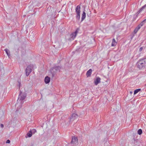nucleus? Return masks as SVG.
<instances>
[{"mask_svg": "<svg viewBox=\"0 0 146 146\" xmlns=\"http://www.w3.org/2000/svg\"><path fill=\"white\" fill-rule=\"evenodd\" d=\"M137 66L139 69L144 68L146 66V58L139 60L137 63Z\"/></svg>", "mask_w": 146, "mask_h": 146, "instance_id": "nucleus-1", "label": "nucleus"}, {"mask_svg": "<svg viewBox=\"0 0 146 146\" xmlns=\"http://www.w3.org/2000/svg\"><path fill=\"white\" fill-rule=\"evenodd\" d=\"M26 96V94L25 93H23L21 91L17 100V103L16 104V105H18V103L22 104L23 103L22 101L25 99Z\"/></svg>", "mask_w": 146, "mask_h": 146, "instance_id": "nucleus-2", "label": "nucleus"}, {"mask_svg": "<svg viewBox=\"0 0 146 146\" xmlns=\"http://www.w3.org/2000/svg\"><path fill=\"white\" fill-rule=\"evenodd\" d=\"M80 5H78L77 6L75 9L76 14V18L78 20H79L80 18Z\"/></svg>", "mask_w": 146, "mask_h": 146, "instance_id": "nucleus-3", "label": "nucleus"}, {"mask_svg": "<svg viewBox=\"0 0 146 146\" xmlns=\"http://www.w3.org/2000/svg\"><path fill=\"white\" fill-rule=\"evenodd\" d=\"M32 71V68L30 66H28L26 70V74L27 76H28L30 74Z\"/></svg>", "mask_w": 146, "mask_h": 146, "instance_id": "nucleus-4", "label": "nucleus"}, {"mask_svg": "<svg viewBox=\"0 0 146 146\" xmlns=\"http://www.w3.org/2000/svg\"><path fill=\"white\" fill-rule=\"evenodd\" d=\"M78 143V139L77 137H72V140L71 141V143L74 145L77 143Z\"/></svg>", "mask_w": 146, "mask_h": 146, "instance_id": "nucleus-5", "label": "nucleus"}, {"mask_svg": "<svg viewBox=\"0 0 146 146\" xmlns=\"http://www.w3.org/2000/svg\"><path fill=\"white\" fill-rule=\"evenodd\" d=\"M78 117L77 115L75 113L73 114L71 116L70 119V121H72L76 119Z\"/></svg>", "mask_w": 146, "mask_h": 146, "instance_id": "nucleus-6", "label": "nucleus"}, {"mask_svg": "<svg viewBox=\"0 0 146 146\" xmlns=\"http://www.w3.org/2000/svg\"><path fill=\"white\" fill-rule=\"evenodd\" d=\"M78 32V29H77L75 32L72 33L70 35V37L74 39L76 37Z\"/></svg>", "mask_w": 146, "mask_h": 146, "instance_id": "nucleus-7", "label": "nucleus"}, {"mask_svg": "<svg viewBox=\"0 0 146 146\" xmlns=\"http://www.w3.org/2000/svg\"><path fill=\"white\" fill-rule=\"evenodd\" d=\"M101 79L99 77H97L94 82V83L96 85H97L100 82Z\"/></svg>", "mask_w": 146, "mask_h": 146, "instance_id": "nucleus-8", "label": "nucleus"}, {"mask_svg": "<svg viewBox=\"0 0 146 146\" xmlns=\"http://www.w3.org/2000/svg\"><path fill=\"white\" fill-rule=\"evenodd\" d=\"M60 67L59 66H56L52 68V70H56V71H59L60 69Z\"/></svg>", "mask_w": 146, "mask_h": 146, "instance_id": "nucleus-9", "label": "nucleus"}, {"mask_svg": "<svg viewBox=\"0 0 146 146\" xmlns=\"http://www.w3.org/2000/svg\"><path fill=\"white\" fill-rule=\"evenodd\" d=\"M92 70L91 69H90L88 71L86 74L87 77H89L92 74Z\"/></svg>", "mask_w": 146, "mask_h": 146, "instance_id": "nucleus-10", "label": "nucleus"}, {"mask_svg": "<svg viewBox=\"0 0 146 146\" xmlns=\"http://www.w3.org/2000/svg\"><path fill=\"white\" fill-rule=\"evenodd\" d=\"M44 81L46 84H48L50 82V78L48 76H46L45 78Z\"/></svg>", "mask_w": 146, "mask_h": 146, "instance_id": "nucleus-11", "label": "nucleus"}, {"mask_svg": "<svg viewBox=\"0 0 146 146\" xmlns=\"http://www.w3.org/2000/svg\"><path fill=\"white\" fill-rule=\"evenodd\" d=\"M4 51L6 52L8 57L10 58V51L7 49L6 48L4 50Z\"/></svg>", "mask_w": 146, "mask_h": 146, "instance_id": "nucleus-12", "label": "nucleus"}, {"mask_svg": "<svg viewBox=\"0 0 146 146\" xmlns=\"http://www.w3.org/2000/svg\"><path fill=\"white\" fill-rule=\"evenodd\" d=\"M86 13L84 11L82 15V17L81 18V22H82L83 20L85 19L86 17Z\"/></svg>", "mask_w": 146, "mask_h": 146, "instance_id": "nucleus-13", "label": "nucleus"}, {"mask_svg": "<svg viewBox=\"0 0 146 146\" xmlns=\"http://www.w3.org/2000/svg\"><path fill=\"white\" fill-rule=\"evenodd\" d=\"M146 22V19L143 21L138 26L141 28Z\"/></svg>", "mask_w": 146, "mask_h": 146, "instance_id": "nucleus-14", "label": "nucleus"}, {"mask_svg": "<svg viewBox=\"0 0 146 146\" xmlns=\"http://www.w3.org/2000/svg\"><path fill=\"white\" fill-rule=\"evenodd\" d=\"M117 44V42L114 38H113L112 40V42L111 44L112 46H115Z\"/></svg>", "mask_w": 146, "mask_h": 146, "instance_id": "nucleus-15", "label": "nucleus"}, {"mask_svg": "<svg viewBox=\"0 0 146 146\" xmlns=\"http://www.w3.org/2000/svg\"><path fill=\"white\" fill-rule=\"evenodd\" d=\"M146 7V4L143 6L141 9L138 11L137 13V14H138L143 9L145 8Z\"/></svg>", "mask_w": 146, "mask_h": 146, "instance_id": "nucleus-16", "label": "nucleus"}, {"mask_svg": "<svg viewBox=\"0 0 146 146\" xmlns=\"http://www.w3.org/2000/svg\"><path fill=\"white\" fill-rule=\"evenodd\" d=\"M140 28L138 26L134 30V32L135 34L140 29Z\"/></svg>", "mask_w": 146, "mask_h": 146, "instance_id": "nucleus-17", "label": "nucleus"}, {"mask_svg": "<svg viewBox=\"0 0 146 146\" xmlns=\"http://www.w3.org/2000/svg\"><path fill=\"white\" fill-rule=\"evenodd\" d=\"M27 136L29 137H30L32 136V131H31V130H30V131L29 133H27Z\"/></svg>", "mask_w": 146, "mask_h": 146, "instance_id": "nucleus-18", "label": "nucleus"}, {"mask_svg": "<svg viewBox=\"0 0 146 146\" xmlns=\"http://www.w3.org/2000/svg\"><path fill=\"white\" fill-rule=\"evenodd\" d=\"M141 90V89H138L135 90L134 91V94H136L138 92L140 91Z\"/></svg>", "mask_w": 146, "mask_h": 146, "instance_id": "nucleus-19", "label": "nucleus"}, {"mask_svg": "<svg viewBox=\"0 0 146 146\" xmlns=\"http://www.w3.org/2000/svg\"><path fill=\"white\" fill-rule=\"evenodd\" d=\"M142 133V131L141 129H139L137 131L139 135H141Z\"/></svg>", "mask_w": 146, "mask_h": 146, "instance_id": "nucleus-20", "label": "nucleus"}, {"mask_svg": "<svg viewBox=\"0 0 146 146\" xmlns=\"http://www.w3.org/2000/svg\"><path fill=\"white\" fill-rule=\"evenodd\" d=\"M51 71V72L52 73V75L53 76L56 73V72H57V71H56V70H54V71L52 70V68Z\"/></svg>", "mask_w": 146, "mask_h": 146, "instance_id": "nucleus-21", "label": "nucleus"}, {"mask_svg": "<svg viewBox=\"0 0 146 146\" xmlns=\"http://www.w3.org/2000/svg\"><path fill=\"white\" fill-rule=\"evenodd\" d=\"M47 14H50V15H48V16H49L50 15H52V13L51 12L50 13V10L48 9L47 11Z\"/></svg>", "mask_w": 146, "mask_h": 146, "instance_id": "nucleus-22", "label": "nucleus"}, {"mask_svg": "<svg viewBox=\"0 0 146 146\" xmlns=\"http://www.w3.org/2000/svg\"><path fill=\"white\" fill-rule=\"evenodd\" d=\"M32 133H35V132H36V130L35 129H33L32 130Z\"/></svg>", "mask_w": 146, "mask_h": 146, "instance_id": "nucleus-23", "label": "nucleus"}, {"mask_svg": "<svg viewBox=\"0 0 146 146\" xmlns=\"http://www.w3.org/2000/svg\"><path fill=\"white\" fill-rule=\"evenodd\" d=\"M18 86H19V88H20V87L21 86V83L19 81H18Z\"/></svg>", "mask_w": 146, "mask_h": 146, "instance_id": "nucleus-24", "label": "nucleus"}, {"mask_svg": "<svg viewBox=\"0 0 146 146\" xmlns=\"http://www.w3.org/2000/svg\"><path fill=\"white\" fill-rule=\"evenodd\" d=\"M143 49V47H141V48H140L139 50L140 52H141V51Z\"/></svg>", "mask_w": 146, "mask_h": 146, "instance_id": "nucleus-25", "label": "nucleus"}, {"mask_svg": "<svg viewBox=\"0 0 146 146\" xmlns=\"http://www.w3.org/2000/svg\"><path fill=\"white\" fill-rule=\"evenodd\" d=\"M10 141L9 140V139L7 140V141L6 142V143H10Z\"/></svg>", "mask_w": 146, "mask_h": 146, "instance_id": "nucleus-26", "label": "nucleus"}, {"mask_svg": "<svg viewBox=\"0 0 146 146\" xmlns=\"http://www.w3.org/2000/svg\"><path fill=\"white\" fill-rule=\"evenodd\" d=\"M4 127V125L3 124H1V128H3Z\"/></svg>", "mask_w": 146, "mask_h": 146, "instance_id": "nucleus-27", "label": "nucleus"}, {"mask_svg": "<svg viewBox=\"0 0 146 146\" xmlns=\"http://www.w3.org/2000/svg\"><path fill=\"white\" fill-rule=\"evenodd\" d=\"M132 93V92H130V93L131 94Z\"/></svg>", "mask_w": 146, "mask_h": 146, "instance_id": "nucleus-28", "label": "nucleus"}]
</instances>
